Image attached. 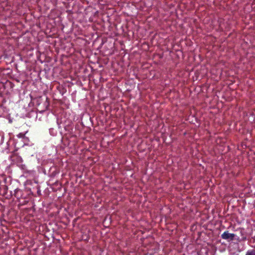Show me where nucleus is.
Segmentation results:
<instances>
[{"label":"nucleus","mask_w":255,"mask_h":255,"mask_svg":"<svg viewBox=\"0 0 255 255\" xmlns=\"http://www.w3.org/2000/svg\"><path fill=\"white\" fill-rule=\"evenodd\" d=\"M24 135L22 133H19L18 134V137H22Z\"/></svg>","instance_id":"obj_3"},{"label":"nucleus","mask_w":255,"mask_h":255,"mask_svg":"<svg viewBox=\"0 0 255 255\" xmlns=\"http://www.w3.org/2000/svg\"><path fill=\"white\" fill-rule=\"evenodd\" d=\"M235 237L234 234L229 233L228 231L224 232L221 235V238L224 240H229L230 241L234 240Z\"/></svg>","instance_id":"obj_1"},{"label":"nucleus","mask_w":255,"mask_h":255,"mask_svg":"<svg viewBox=\"0 0 255 255\" xmlns=\"http://www.w3.org/2000/svg\"><path fill=\"white\" fill-rule=\"evenodd\" d=\"M246 255H255V250H253L250 251H248Z\"/></svg>","instance_id":"obj_2"}]
</instances>
